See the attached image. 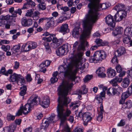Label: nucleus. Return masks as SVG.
<instances>
[{
    "mask_svg": "<svg viewBox=\"0 0 132 132\" xmlns=\"http://www.w3.org/2000/svg\"><path fill=\"white\" fill-rule=\"evenodd\" d=\"M16 127V125L15 123L10 125L9 126H6L3 128L4 132H14Z\"/></svg>",
    "mask_w": 132,
    "mask_h": 132,
    "instance_id": "nucleus-15",
    "label": "nucleus"
},
{
    "mask_svg": "<svg viewBox=\"0 0 132 132\" xmlns=\"http://www.w3.org/2000/svg\"><path fill=\"white\" fill-rule=\"evenodd\" d=\"M80 29H81L79 25L75 27L72 32V35L74 37H78L79 35V31Z\"/></svg>",
    "mask_w": 132,
    "mask_h": 132,
    "instance_id": "nucleus-19",
    "label": "nucleus"
},
{
    "mask_svg": "<svg viewBox=\"0 0 132 132\" xmlns=\"http://www.w3.org/2000/svg\"><path fill=\"white\" fill-rule=\"evenodd\" d=\"M12 19V16L9 15H7L5 16L2 15L0 16V19L2 20L11 21Z\"/></svg>",
    "mask_w": 132,
    "mask_h": 132,
    "instance_id": "nucleus-34",
    "label": "nucleus"
},
{
    "mask_svg": "<svg viewBox=\"0 0 132 132\" xmlns=\"http://www.w3.org/2000/svg\"><path fill=\"white\" fill-rule=\"evenodd\" d=\"M28 103H27L23 106H21L20 109L16 113L17 116L21 115L22 113L26 114L29 113L32 106L34 105H37L39 103V100L38 96L33 95H32L28 101Z\"/></svg>",
    "mask_w": 132,
    "mask_h": 132,
    "instance_id": "nucleus-4",
    "label": "nucleus"
},
{
    "mask_svg": "<svg viewBox=\"0 0 132 132\" xmlns=\"http://www.w3.org/2000/svg\"><path fill=\"white\" fill-rule=\"evenodd\" d=\"M117 87H118L117 88H114L115 94L119 95L122 92L123 89L119 85Z\"/></svg>",
    "mask_w": 132,
    "mask_h": 132,
    "instance_id": "nucleus-33",
    "label": "nucleus"
},
{
    "mask_svg": "<svg viewBox=\"0 0 132 132\" xmlns=\"http://www.w3.org/2000/svg\"><path fill=\"white\" fill-rule=\"evenodd\" d=\"M58 80V78L57 77H53L51 78L50 80L51 83H54L57 81Z\"/></svg>",
    "mask_w": 132,
    "mask_h": 132,
    "instance_id": "nucleus-60",
    "label": "nucleus"
},
{
    "mask_svg": "<svg viewBox=\"0 0 132 132\" xmlns=\"http://www.w3.org/2000/svg\"><path fill=\"white\" fill-rule=\"evenodd\" d=\"M105 71L104 67H101L98 68L96 71L98 76L100 77H104L106 76L105 74L104 73Z\"/></svg>",
    "mask_w": 132,
    "mask_h": 132,
    "instance_id": "nucleus-18",
    "label": "nucleus"
},
{
    "mask_svg": "<svg viewBox=\"0 0 132 132\" xmlns=\"http://www.w3.org/2000/svg\"><path fill=\"white\" fill-rule=\"evenodd\" d=\"M68 44H63L56 51V53L57 55L62 56L64 55L65 52H68Z\"/></svg>",
    "mask_w": 132,
    "mask_h": 132,
    "instance_id": "nucleus-10",
    "label": "nucleus"
},
{
    "mask_svg": "<svg viewBox=\"0 0 132 132\" xmlns=\"http://www.w3.org/2000/svg\"><path fill=\"white\" fill-rule=\"evenodd\" d=\"M106 57V54L104 51L103 50L97 51L89 58V61L91 63H96L104 59Z\"/></svg>",
    "mask_w": 132,
    "mask_h": 132,
    "instance_id": "nucleus-5",
    "label": "nucleus"
},
{
    "mask_svg": "<svg viewBox=\"0 0 132 132\" xmlns=\"http://www.w3.org/2000/svg\"><path fill=\"white\" fill-rule=\"evenodd\" d=\"M98 3H96V1H95V6L89 10L88 13L82 21L83 29L80 38L81 43L79 45L77 50L78 55L80 56H82L83 52L85 50V44H86V46L88 44L86 40L89 37L93 25L98 19L99 13L98 11L107 7L106 4H100V0H98Z\"/></svg>",
    "mask_w": 132,
    "mask_h": 132,
    "instance_id": "nucleus-1",
    "label": "nucleus"
},
{
    "mask_svg": "<svg viewBox=\"0 0 132 132\" xmlns=\"http://www.w3.org/2000/svg\"><path fill=\"white\" fill-rule=\"evenodd\" d=\"M131 80L130 78L128 77L124 78L121 84L123 88L127 87L129 85Z\"/></svg>",
    "mask_w": 132,
    "mask_h": 132,
    "instance_id": "nucleus-24",
    "label": "nucleus"
},
{
    "mask_svg": "<svg viewBox=\"0 0 132 132\" xmlns=\"http://www.w3.org/2000/svg\"><path fill=\"white\" fill-rule=\"evenodd\" d=\"M20 48V46L19 45H16L13 46V49L16 52H18L19 51Z\"/></svg>",
    "mask_w": 132,
    "mask_h": 132,
    "instance_id": "nucleus-50",
    "label": "nucleus"
},
{
    "mask_svg": "<svg viewBox=\"0 0 132 132\" xmlns=\"http://www.w3.org/2000/svg\"><path fill=\"white\" fill-rule=\"evenodd\" d=\"M38 6L39 9L42 10H44L46 9V4L45 3L44 4H39Z\"/></svg>",
    "mask_w": 132,
    "mask_h": 132,
    "instance_id": "nucleus-48",
    "label": "nucleus"
},
{
    "mask_svg": "<svg viewBox=\"0 0 132 132\" xmlns=\"http://www.w3.org/2000/svg\"><path fill=\"white\" fill-rule=\"evenodd\" d=\"M124 34L127 36H132V31L131 28L129 27H126L124 30Z\"/></svg>",
    "mask_w": 132,
    "mask_h": 132,
    "instance_id": "nucleus-29",
    "label": "nucleus"
},
{
    "mask_svg": "<svg viewBox=\"0 0 132 132\" xmlns=\"http://www.w3.org/2000/svg\"><path fill=\"white\" fill-rule=\"evenodd\" d=\"M60 31L62 32L63 34H65L69 32V30L68 28V25L66 24L62 25L61 27Z\"/></svg>",
    "mask_w": 132,
    "mask_h": 132,
    "instance_id": "nucleus-26",
    "label": "nucleus"
},
{
    "mask_svg": "<svg viewBox=\"0 0 132 132\" xmlns=\"http://www.w3.org/2000/svg\"><path fill=\"white\" fill-rule=\"evenodd\" d=\"M38 98L39 100V103L38 104H39L44 108H47L49 106L50 104V101L48 97H44L41 102H40V98L38 97Z\"/></svg>",
    "mask_w": 132,
    "mask_h": 132,
    "instance_id": "nucleus-14",
    "label": "nucleus"
},
{
    "mask_svg": "<svg viewBox=\"0 0 132 132\" xmlns=\"http://www.w3.org/2000/svg\"><path fill=\"white\" fill-rule=\"evenodd\" d=\"M78 117L80 118H82L83 121V124L85 125H87L88 122H89L92 119V117L90 116V114L88 112H87L82 113L81 112H79Z\"/></svg>",
    "mask_w": 132,
    "mask_h": 132,
    "instance_id": "nucleus-8",
    "label": "nucleus"
},
{
    "mask_svg": "<svg viewBox=\"0 0 132 132\" xmlns=\"http://www.w3.org/2000/svg\"><path fill=\"white\" fill-rule=\"evenodd\" d=\"M34 9L27 10L25 15L27 16L31 17L32 16Z\"/></svg>",
    "mask_w": 132,
    "mask_h": 132,
    "instance_id": "nucleus-44",
    "label": "nucleus"
},
{
    "mask_svg": "<svg viewBox=\"0 0 132 132\" xmlns=\"http://www.w3.org/2000/svg\"><path fill=\"white\" fill-rule=\"evenodd\" d=\"M116 69L117 72L118 73L121 72L122 70V68L119 64H118L116 66Z\"/></svg>",
    "mask_w": 132,
    "mask_h": 132,
    "instance_id": "nucleus-54",
    "label": "nucleus"
},
{
    "mask_svg": "<svg viewBox=\"0 0 132 132\" xmlns=\"http://www.w3.org/2000/svg\"><path fill=\"white\" fill-rule=\"evenodd\" d=\"M52 40L53 43L51 44V46L55 48L60 46L63 42V39H58L56 38H53Z\"/></svg>",
    "mask_w": 132,
    "mask_h": 132,
    "instance_id": "nucleus-13",
    "label": "nucleus"
},
{
    "mask_svg": "<svg viewBox=\"0 0 132 132\" xmlns=\"http://www.w3.org/2000/svg\"><path fill=\"white\" fill-rule=\"evenodd\" d=\"M108 74L109 78H113L116 75V71L110 68L108 70Z\"/></svg>",
    "mask_w": 132,
    "mask_h": 132,
    "instance_id": "nucleus-31",
    "label": "nucleus"
},
{
    "mask_svg": "<svg viewBox=\"0 0 132 132\" xmlns=\"http://www.w3.org/2000/svg\"><path fill=\"white\" fill-rule=\"evenodd\" d=\"M73 84L67 81H63L58 87L59 94L61 96L58 100L59 104L57 106L56 111L57 116L60 119L61 122L64 123L67 117L71 114V110L68 108L66 110L64 106L67 107L71 101L70 99L67 96Z\"/></svg>",
    "mask_w": 132,
    "mask_h": 132,
    "instance_id": "nucleus-2",
    "label": "nucleus"
},
{
    "mask_svg": "<svg viewBox=\"0 0 132 132\" xmlns=\"http://www.w3.org/2000/svg\"><path fill=\"white\" fill-rule=\"evenodd\" d=\"M102 40L98 39H96L95 42L97 44L98 46H104L107 45L108 44V42H102Z\"/></svg>",
    "mask_w": 132,
    "mask_h": 132,
    "instance_id": "nucleus-30",
    "label": "nucleus"
},
{
    "mask_svg": "<svg viewBox=\"0 0 132 132\" xmlns=\"http://www.w3.org/2000/svg\"><path fill=\"white\" fill-rule=\"evenodd\" d=\"M48 18L47 17H43L40 18L38 21V23L40 24V23L43 22L44 21V20H47Z\"/></svg>",
    "mask_w": 132,
    "mask_h": 132,
    "instance_id": "nucleus-58",
    "label": "nucleus"
},
{
    "mask_svg": "<svg viewBox=\"0 0 132 132\" xmlns=\"http://www.w3.org/2000/svg\"><path fill=\"white\" fill-rule=\"evenodd\" d=\"M9 81L11 82L16 81L17 84L20 86L23 85L25 82L24 78L22 76L15 73L10 76Z\"/></svg>",
    "mask_w": 132,
    "mask_h": 132,
    "instance_id": "nucleus-6",
    "label": "nucleus"
},
{
    "mask_svg": "<svg viewBox=\"0 0 132 132\" xmlns=\"http://www.w3.org/2000/svg\"><path fill=\"white\" fill-rule=\"evenodd\" d=\"M79 58L75 60L73 63L67 65H61L58 68V70L63 73L64 76L72 81H75L77 78L76 75L79 69L80 63Z\"/></svg>",
    "mask_w": 132,
    "mask_h": 132,
    "instance_id": "nucleus-3",
    "label": "nucleus"
},
{
    "mask_svg": "<svg viewBox=\"0 0 132 132\" xmlns=\"http://www.w3.org/2000/svg\"><path fill=\"white\" fill-rule=\"evenodd\" d=\"M129 36H126L124 37L123 39V42L125 44H127L130 41L131 37Z\"/></svg>",
    "mask_w": 132,
    "mask_h": 132,
    "instance_id": "nucleus-40",
    "label": "nucleus"
},
{
    "mask_svg": "<svg viewBox=\"0 0 132 132\" xmlns=\"http://www.w3.org/2000/svg\"><path fill=\"white\" fill-rule=\"evenodd\" d=\"M93 77V76L91 75H86L84 79V82H87V81L90 80Z\"/></svg>",
    "mask_w": 132,
    "mask_h": 132,
    "instance_id": "nucleus-46",
    "label": "nucleus"
},
{
    "mask_svg": "<svg viewBox=\"0 0 132 132\" xmlns=\"http://www.w3.org/2000/svg\"><path fill=\"white\" fill-rule=\"evenodd\" d=\"M107 93L109 96H114L115 95L114 88L110 87L107 90Z\"/></svg>",
    "mask_w": 132,
    "mask_h": 132,
    "instance_id": "nucleus-36",
    "label": "nucleus"
},
{
    "mask_svg": "<svg viewBox=\"0 0 132 132\" xmlns=\"http://www.w3.org/2000/svg\"><path fill=\"white\" fill-rule=\"evenodd\" d=\"M32 130L31 127H29L26 128L23 130V132H31Z\"/></svg>",
    "mask_w": 132,
    "mask_h": 132,
    "instance_id": "nucleus-63",
    "label": "nucleus"
},
{
    "mask_svg": "<svg viewBox=\"0 0 132 132\" xmlns=\"http://www.w3.org/2000/svg\"><path fill=\"white\" fill-rule=\"evenodd\" d=\"M27 26H31L32 24L33 23L32 19H27Z\"/></svg>",
    "mask_w": 132,
    "mask_h": 132,
    "instance_id": "nucleus-59",
    "label": "nucleus"
},
{
    "mask_svg": "<svg viewBox=\"0 0 132 132\" xmlns=\"http://www.w3.org/2000/svg\"><path fill=\"white\" fill-rule=\"evenodd\" d=\"M106 23L108 25L109 27H108L107 29L110 30V31L113 30L115 26L116 23L113 19V17L111 15H109L105 18ZM106 29H105L104 30H106Z\"/></svg>",
    "mask_w": 132,
    "mask_h": 132,
    "instance_id": "nucleus-7",
    "label": "nucleus"
},
{
    "mask_svg": "<svg viewBox=\"0 0 132 132\" xmlns=\"http://www.w3.org/2000/svg\"><path fill=\"white\" fill-rule=\"evenodd\" d=\"M125 52V48L123 47H120L118 50L115 52L116 55H117V56H119L123 54Z\"/></svg>",
    "mask_w": 132,
    "mask_h": 132,
    "instance_id": "nucleus-27",
    "label": "nucleus"
},
{
    "mask_svg": "<svg viewBox=\"0 0 132 132\" xmlns=\"http://www.w3.org/2000/svg\"><path fill=\"white\" fill-rule=\"evenodd\" d=\"M40 14V13L38 11H35L33 13L32 17L39 16Z\"/></svg>",
    "mask_w": 132,
    "mask_h": 132,
    "instance_id": "nucleus-57",
    "label": "nucleus"
},
{
    "mask_svg": "<svg viewBox=\"0 0 132 132\" xmlns=\"http://www.w3.org/2000/svg\"><path fill=\"white\" fill-rule=\"evenodd\" d=\"M79 105V103H78V102H71V104L70 105V107H72V109H76V108H78Z\"/></svg>",
    "mask_w": 132,
    "mask_h": 132,
    "instance_id": "nucleus-37",
    "label": "nucleus"
},
{
    "mask_svg": "<svg viewBox=\"0 0 132 132\" xmlns=\"http://www.w3.org/2000/svg\"><path fill=\"white\" fill-rule=\"evenodd\" d=\"M46 20L48 21L46 25L47 29H48L53 26L54 24V22L53 17L47 18Z\"/></svg>",
    "mask_w": 132,
    "mask_h": 132,
    "instance_id": "nucleus-23",
    "label": "nucleus"
},
{
    "mask_svg": "<svg viewBox=\"0 0 132 132\" xmlns=\"http://www.w3.org/2000/svg\"><path fill=\"white\" fill-rule=\"evenodd\" d=\"M95 99L97 100L99 103H101L103 101L102 97L99 95H96L95 97Z\"/></svg>",
    "mask_w": 132,
    "mask_h": 132,
    "instance_id": "nucleus-51",
    "label": "nucleus"
},
{
    "mask_svg": "<svg viewBox=\"0 0 132 132\" xmlns=\"http://www.w3.org/2000/svg\"><path fill=\"white\" fill-rule=\"evenodd\" d=\"M27 43L26 44H24L22 46V48L23 50L26 51H28L29 50H28V47L27 48Z\"/></svg>",
    "mask_w": 132,
    "mask_h": 132,
    "instance_id": "nucleus-62",
    "label": "nucleus"
},
{
    "mask_svg": "<svg viewBox=\"0 0 132 132\" xmlns=\"http://www.w3.org/2000/svg\"><path fill=\"white\" fill-rule=\"evenodd\" d=\"M63 19V16L60 17L57 20V23H62L64 20Z\"/></svg>",
    "mask_w": 132,
    "mask_h": 132,
    "instance_id": "nucleus-61",
    "label": "nucleus"
},
{
    "mask_svg": "<svg viewBox=\"0 0 132 132\" xmlns=\"http://www.w3.org/2000/svg\"><path fill=\"white\" fill-rule=\"evenodd\" d=\"M100 110L99 112L98 115L97 117V120L98 121H101L103 118V114L104 112L103 107L102 104H100Z\"/></svg>",
    "mask_w": 132,
    "mask_h": 132,
    "instance_id": "nucleus-22",
    "label": "nucleus"
},
{
    "mask_svg": "<svg viewBox=\"0 0 132 132\" xmlns=\"http://www.w3.org/2000/svg\"><path fill=\"white\" fill-rule=\"evenodd\" d=\"M66 132H70V129L68 128H66ZM82 129L81 128H77L75 130L73 131V132H82Z\"/></svg>",
    "mask_w": 132,
    "mask_h": 132,
    "instance_id": "nucleus-41",
    "label": "nucleus"
},
{
    "mask_svg": "<svg viewBox=\"0 0 132 132\" xmlns=\"http://www.w3.org/2000/svg\"><path fill=\"white\" fill-rule=\"evenodd\" d=\"M117 55H116L115 53V55L113 57L111 62L113 64H117L118 63V60L117 59Z\"/></svg>",
    "mask_w": 132,
    "mask_h": 132,
    "instance_id": "nucleus-43",
    "label": "nucleus"
},
{
    "mask_svg": "<svg viewBox=\"0 0 132 132\" xmlns=\"http://www.w3.org/2000/svg\"><path fill=\"white\" fill-rule=\"evenodd\" d=\"M40 69L39 70L40 72L45 73L46 71V67L43 65V64H41L40 65Z\"/></svg>",
    "mask_w": 132,
    "mask_h": 132,
    "instance_id": "nucleus-45",
    "label": "nucleus"
},
{
    "mask_svg": "<svg viewBox=\"0 0 132 132\" xmlns=\"http://www.w3.org/2000/svg\"><path fill=\"white\" fill-rule=\"evenodd\" d=\"M1 48L5 51L6 52L10 50V47L9 45H7V46L3 45L1 47Z\"/></svg>",
    "mask_w": 132,
    "mask_h": 132,
    "instance_id": "nucleus-47",
    "label": "nucleus"
},
{
    "mask_svg": "<svg viewBox=\"0 0 132 132\" xmlns=\"http://www.w3.org/2000/svg\"><path fill=\"white\" fill-rule=\"evenodd\" d=\"M21 23L22 26L24 27L27 26V19H23L21 20Z\"/></svg>",
    "mask_w": 132,
    "mask_h": 132,
    "instance_id": "nucleus-49",
    "label": "nucleus"
},
{
    "mask_svg": "<svg viewBox=\"0 0 132 132\" xmlns=\"http://www.w3.org/2000/svg\"><path fill=\"white\" fill-rule=\"evenodd\" d=\"M123 104L125 106V108H126L129 109L131 108L132 106V102L130 100H128Z\"/></svg>",
    "mask_w": 132,
    "mask_h": 132,
    "instance_id": "nucleus-38",
    "label": "nucleus"
},
{
    "mask_svg": "<svg viewBox=\"0 0 132 132\" xmlns=\"http://www.w3.org/2000/svg\"><path fill=\"white\" fill-rule=\"evenodd\" d=\"M128 91L130 94H132V83L128 88Z\"/></svg>",
    "mask_w": 132,
    "mask_h": 132,
    "instance_id": "nucleus-64",
    "label": "nucleus"
},
{
    "mask_svg": "<svg viewBox=\"0 0 132 132\" xmlns=\"http://www.w3.org/2000/svg\"><path fill=\"white\" fill-rule=\"evenodd\" d=\"M55 116L53 114L49 117L47 119L49 123H53L54 122V119Z\"/></svg>",
    "mask_w": 132,
    "mask_h": 132,
    "instance_id": "nucleus-39",
    "label": "nucleus"
},
{
    "mask_svg": "<svg viewBox=\"0 0 132 132\" xmlns=\"http://www.w3.org/2000/svg\"><path fill=\"white\" fill-rule=\"evenodd\" d=\"M127 14L126 11H120L117 12L114 15V19L117 21H120L124 18H125Z\"/></svg>",
    "mask_w": 132,
    "mask_h": 132,
    "instance_id": "nucleus-11",
    "label": "nucleus"
},
{
    "mask_svg": "<svg viewBox=\"0 0 132 132\" xmlns=\"http://www.w3.org/2000/svg\"><path fill=\"white\" fill-rule=\"evenodd\" d=\"M51 62V61H50L48 60H46V61L43 62L41 64H43V65L47 67L50 65Z\"/></svg>",
    "mask_w": 132,
    "mask_h": 132,
    "instance_id": "nucleus-52",
    "label": "nucleus"
},
{
    "mask_svg": "<svg viewBox=\"0 0 132 132\" xmlns=\"http://www.w3.org/2000/svg\"><path fill=\"white\" fill-rule=\"evenodd\" d=\"M36 5L35 2L32 1L29 3L27 4H24L22 8V9H28L29 6H30L31 7H33Z\"/></svg>",
    "mask_w": 132,
    "mask_h": 132,
    "instance_id": "nucleus-32",
    "label": "nucleus"
},
{
    "mask_svg": "<svg viewBox=\"0 0 132 132\" xmlns=\"http://www.w3.org/2000/svg\"><path fill=\"white\" fill-rule=\"evenodd\" d=\"M15 118V116L9 115L7 116V118L8 120H13Z\"/></svg>",
    "mask_w": 132,
    "mask_h": 132,
    "instance_id": "nucleus-56",
    "label": "nucleus"
},
{
    "mask_svg": "<svg viewBox=\"0 0 132 132\" xmlns=\"http://www.w3.org/2000/svg\"><path fill=\"white\" fill-rule=\"evenodd\" d=\"M27 47L29 51L31 50L35 49L37 46L36 43L32 41H29L27 43Z\"/></svg>",
    "mask_w": 132,
    "mask_h": 132,
    "instance_id": "nucleus-20",
    "label": "nucleus"
},
{
    "mask_svg": "<svg viewBox=\"0 0 132 132\" xmlns=\"http://www.w3.org/2000/svg\"><path fill=\"white\" fill-rule=\"evenodd\" d=\"M130 94L127 91L123 93L122 94L121 97H122L123 99H126L130 95Z\"/></svg>",
    "mask_w": 132,
    "mask_h": 132,
    "instance_id": "nucleus-42",
    "label": "nucleus"
},
{
    "mask_svg": "<svg viewBox=\"0 0 132 132\" xmlns=\"http://www.w3.org/2000/svg\"><path fill=\"white\" fill-rule=\"evenodd\" d=\"M122 78H118L116 77L114 78L110 82L113 86H118L119 85L117 82H120L122 80Z\"/></svg>",
    "mask_w": 132,
    "mask_h": 132,
    "instance_id": "nucleus-17",
    "label": "nucleus"
},
{
    "mask_svg": "<svg viewBox=\"0 0 132 132\" xmlns=\"http://www.w3.org/2000/svg\"><path fill=\"white\" fill-rule=\"evenodd\" d=\"M22 9L21 8L15 10L14 7H12L9 9V11L12 14L11 16L13 19V18H15L17 16V14H18L20 15H21L22 13Z\"/></svg>",
    "mask_w": 132,
    "mask_h": 132,
    "instance_id": "nucleus-12",
    "label": "nucleus"
},
{
    "mask_svg": "<svg viewBox=\"0 0 132 132\" xmlns=\"http://www.w3.org/2000/svg\"><path fill=\"white\" fill-rule=\"evenodd\" d=\"M125 5L121 3H119L117 4L113 9L117 12L122 11H125Z\"/></svg>",
    "mask_w": 132,
    "mask_h": 132,
    "instance_id": "nucleus-16",
    "label": "nucleus"
},
{
    "mask_svg": "<svg viewBox=\"0 0 132 132\" xmlns=\"http://www.w3.org/2000/svg\"><path fill=\"white\" fill-rule=\"evenodd\" d=\"M123 29L122 27H116L115 29L113 31L112 34L114 36L118 35L121 34L123 32Z\"/></svg>",
    "mask_w": 132,
    "mask_h": 132,
    "instance_id": "nucleus-21",
    "label": "nucleus"
},
{
    "mask_svg": "<svg viewBox=\"0 0 132 132\" xmlns=\"http://www.w3.org/2000/svg\"><path fill=\"white\" fill-rule=\"evenodd\" d=\"M82 90H77V94H85L87 92V89L86 88V85H84L81 87Z\"/></svg>",
    "mask_w": 132,
    "mask_h": 132,
    "instance_id": "nucleus-28",
    "label": "nucleus"
},
{
    "mask_svg": "<svg viewBox=\"0 0 132 132\" xmlns=\"http://www.w3.org/2000/svg\"><path fill=\"white\" fill-rule=\"evenodd\" d=\"M127 73L128 74L127 77L130 78L131 80H132V69L128 70L127 72Z\"/></svg>",
    "mask_w": 132,
    "mask_h": 132,
    "instance_id": "nucleus-55",
    "label": "nucleus"
},
{
    "mask_svg": "<svg viewBox=\"0 0 132 132\" xmlns=\"http://www.w3.org/2000/svg\"><path fill=\"white\" fill-rule=\"evenodd\" d=\"M44 40L43 42L44 45L45 47L46 51L47 53H50L51 52L49 42H51L52 40V38L51 36L48 37H44L42 38Z\"/></svg>",
    "mask_w": 132,
    "mask_h": 132,
    "instance_id": "nucleus-9",
    "label": "nucleus"
},
{
    "mask_svg": "<svg viewBox=\"0 0 132 132\" xmlns=\"http://www.w3.org/2000/svg\"><path fill=\"white\" fill-rule=\"evenodd\" d=\"M126 123V121L125 120L122 119L120 122L118 123L117 125L118 126H123L125 125Z\"/></svg>",
    "mask_w": 132,
    "mask_h": 132,
    "instance_id": "nucleus-53",
    "label": "nucleus"
},
{
    "mask_svg": "<svg viewBox=\"0 0 132 132\" xmlns=\"http://www.w3.org/2000/svg\"><path fill=\"white\" fill-rule=\"evenodd\" d=\"M48 122L46 120V119H45L43 121L41 129L40 130L41 131L43 132V129L44 130L45 132L46 131V129L48 126Z\"/></svg>",
    "mask_w": 132,
    "mask_h": 132,
    "instance_id": "nucleus-25",
    "label": "nucleus"
},
{
    "mask_svg": "<svg viewBox=\"0 0 132 132\" xmlns=\"http://www.w3.org/2000/svg\"><path fill=\"white\" fill-rule=\"evenodd\" d=\"M20 92L19 93L20 95L21 96H24L26 93L27 88L26 86H23L20 88Z\"/></svg>",
    "mask_w": 132,
    "mask_h": 132,
    "instance_id": "nucleus-35",
    "label": "nucleus"
}]
</instances>
